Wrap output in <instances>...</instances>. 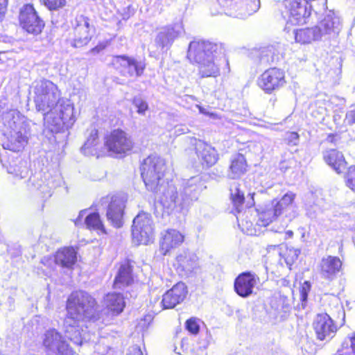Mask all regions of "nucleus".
Wrapping results in <instances>:
<instances>
[{"mask_svg":"<svg viewBox=\"0 0 355 355\" xmlns=\"http://www.w3.org/2000/svg\"><path fill=\"white\" fill-rule=\"evenodd\" d=\"M277 218L272 209H266L258 214V222L259 225L263 227L268 226Z\"/></svg>","mask_w":355,"mask_h":355,"instance_id":"4c0bfd02","label":"nucleus"},{"mask_svg":"<svg viewBox=\"0 0 355 355\" xmlns=\"http://www.w3.org/2000/svg\"><path fill=\"white\" fill-rule=\"evenodd\" d=\"M260 7L259 0H246L244 4V10L245 13L251 15L256 12Z\"/></svg>","mask_w":355,"mask_h":355,"instance_id":"c03bdc74","label":"nucleus"},{"mask_svg":"<svg viewBox=\"0 0 355 355\" xmlns=\"http://www.w3.org/2000/svg\"><path fill=\"white\" fill-rule=\"evenodd\" d=\"M132 104L137 109V112L139 115H145L148 110L149 106L148 103L139 96H135L131 100Z\"/></svg>","mask_w":355,"mask_h":355,"instance_id":"58836bf2","label":"nucleus"},{"mask_svg":"<svg viewBox=\"0 0 355 355\" xmlns=\"http://www.w3.org/2000/svg\"><path fill=\"white\" fill-rule=\"evenodd\" d=\"M254 193H250L245 200V193L241 189V184H237L230 189V199L236 213H240L244 209L253 207L255 205Z\"/></svg>","mask_w":355,"mask_h":355,"instance_id":"aec40b11","label":"nucleus"},{"mask_svg":"<svg viewBox=\"0 0 355 355\" xmlns=\"http://www.w3.org/2000/svg\"><path fill=\"white\" fill-rule=\"evenodd\" d=\"M286 234H287L289 236H293V232H292V231H288V232H286Z\"/></svg>","mask_w":355,"mask_h":355,"instance_id":"bf43d9fd","label":"nucleus"},{"mask_svg":"<svg viewBox=\"0 0 355 355\" xmlns=\"http://www.w3.org/2000/svg\"><path fill=\"white\" fill-rule=\"evenodd\" d=\"M111 65L123 76L137 77L143 75L146 68L144 62L137 61L133 58L125 55H114L111 62Z\"/></svg>","mask_w":355,"mask_h":355,"instance_id":"1a4fd4ad","label":"nucleus"},{"mask_svg":"<svg viewBox=\"0 0 355 355\" xmlns=\"http://www.w3.org/2000/svg\"><path fill=\"white\" fill-rule=\"evenodd\" d=\"M225 53V49L222 44L193 40L189 45L187 57L191 63L198 66L201 78H215L220 75L217 58Z\"/></svg>","mask_w":355,"mask_h":355,"instance_id":"f257e3e1","label":"nucleus"},{"mask_svg":"<svg viewBox=\"0 0 355 355\" xmlns=\"http://www.w3.org/2000/svg\"><path fill=\"white\" fill-rule=\"evenodd\" d=\"M127 355H144L141 347L138 345H132L128 349Z\"/></svg>","mask_w":355,"mask_h":355,"instance_id":"603ef678","label":"nucleus"},{"mask_svg":"<svg viewBox=\"0 0 355 355\" xmlns=\"http://www.w3.org/2000/svg\"><path fill=\"white\" fill-rule=\"evenodd\" d=\"M311 288V286L309 281H305L300 287V299L303 306L306 304Z\"/></svg>","mask_w":355,"mask_h":355,"instance_id":"37998d69","label":"nucleus"},{"mask_svg":"<svg viewBox=\"0 0 355 355\" xmlns=\"http://www.w3.org/2000/svg\"><path fill=\"white\" fill-rule=\"evenodd\" d=\"M185 329L190 334L197 335L200 331L199 319L195 317L187 319L185 322Z\"/></svg>","mask_w":355,"mask_h":355,"instance_id":"a19ab883","label":"nucleus"},{"mask_svg":"<svg viewBox=\"0 0 355 355\" xmlns=\"http://www.w3.org/2000/svg\"><path fill=\"white\" fill-rule=\"evenodd\" d=\"M313 329L316 338L320 341L333 338L338 331L336 324L326 313L316 315L313 322Z\"/></svg>","mask_w":355,"mask_h":355,"instance_id":"4468645a","label":"nucleus"},{"mask_svg":"<svg viewBox=\"0 0 355 355\" xmlns=\"http://www.w3.org/2000/svg\"><path fill=\"white\" fill-rule=\"evenodd\" d=\"M73 107L69 104H60L56 111L68 126L73 122Z\"/></svg>","mask_w":355,"mask_h":355,"instance_id":"e433bc0d","label":"nucleus"},{"mask_svg":"<svg viewBox=\"0 0 355 355\" xmlns=\"http://www.w3.org/2000/svg\"><path fill=\"white\" fill-rule=\"evenodd\" d=\"M116 266L117 270L113 281V288L122 290L132 286L135 278L133 261L125 259L119 261Z\"/></svg>","mask_w":355,"mask_h":355,"instance_id":"ddd939ff","label":"nucleus"},{"mask_svg":"<svg viewBox=\"0 0 355 355\" xmlns=\"http://www.w3.org/2000/svg\"><path fill=\"white\" fill-rule=\"evenodd\" d=\"M40 4L50 12H56L64 9L68 0H39Z\"/></svg>","mask_w":355,"mask_h":355,"instance_id":"c9c22d12","label":"nucleus"},{"mask_svg":"<svg viewBox=\"0 0 355 355\" xmlns=\"http://www.w3.org/2000/svg\"><path fill=\"white\" fill-rule=\"evenodd\" d=\"M59 94L55 84L49 80H41L34 87V103L37 111L44 112V115L49 114L57 105Z\"/></svg>","mask_w":355,"mask_h":355,"instance_id":"7ed1b4c3","label":"nucleus"},{"mask_svg":"<svg viewBox=\"0 0 355 355\" xmlns=\"http://www.w3.org/2000/svg\"><path fill=\"white\" fill-rule=\"evenodd\" d=\"M248 170L247 160L243 154L238 153L231 160L229 171L232 178L236 179L244 175Z\"/></svg>","mask_w":355,"mask_h":355,"instance_id":"cd10ccee","label":"nucleus"},{"mask_svg":"<svg viewBox=\"0 0 355 355\" xmlns=\"http://www.w3.org/2000/svg\"><path fill=\"white\" fill-rule=\"evenodd\" d=\"M317 31L315 27L298 29L295 33V41L301 44H310L320 39Z\"/></svg>","mask_w":355,"mask_h":355,"instance_id":"2f4dec72","label":"nucleus"},{"mask_svg":"<svg viewBox=\"0 0 355 355\" xmlns=\"http://www.w3.org/2000/svg\"><path fill=\"white\" fill-rule=\"evenodd\" d=\"M345 182L347 187L355 193V165L347 168Z\"/></svg>","mask_w":355,"mask_h":355,"instance_id":"ea45409f","label":"nucleus"},{"mask_svg":"<svg viewBox=\"0 0 355 355\" xmlns=\"http://www.w3.org/2000/svg\"><path fill=\"white\" fill-rule=\"evenodd\" d=\"M181 28V26L177 24L165 26L157 37L158 45L162 48L168 45L171 46L173 41L180 35Z\"/></svg>","mask_w":355,"mask_h":355,"instance_id":"a878e982","label":"nucleus"},{"mask_svg":"<svg viewBox=\"0 0 355 355\" xmlns=\"http://www.w3.org/2000/svg\"><path fill=\"white\" fill-rule=\"evenodd\" d=\"M105 304L108 313L112 315H119L125 306L124 297L118 293H107L105 298Z\"/></svg>","mask_w":355,"mask_h":355,"instance_id":"bb28decb","label":"nucleus"},{"mask_svg":"<svg viewBox=\"0 0 355 355\" xmlns=\"http://www.w3.org/2000/svg\"><path fill=\"white\" fill-rule=\"evenodd\" d=\"M259 280V277L255 274L249 271L243 272L234 279V291L240 297H247L253 293L254 288Z\"/></svg>","mask_w":355,"mask_h":355,"instance_id":"a211bd4d","label":"nucleus"},{"mask_svg":"<svg viewBox=\"0 0 355 355\" xmlns=\"http://www.w3.org/2000/svg\"><path fill=\"white\" fill-rule=\"evenodd\" d=\"M163 212L167 215L176 214L183 212L187 209V198L180 199L178 191L173 192L168 198L162 202Z\"/></svg>","mask_w":355,"mask_h":355,"instance_id":"b1692460","label":"nucleus"},{"mask_svg":"<svg viewBox=\"0 0 355 355\" xmlns=\"http://www.w3.org/2000/svg\"><path fill=\"white\" fill-rule=\"evenodd\" d=\"M97 305L96 300L86 292L76 291L72 292L67 298L66 310L69 318L78 320L85 316Z\"/></svg>","mask_w":355,"mask_h":355,"instance_id":"20e7f679","label":"nucleus"},{"mask_svg":"<svg viewBox=\"0 0 355 355\" xmlns=\"http://www.w3.org/2000/svg\"><path fill=\"white\" fill-rule=\"evenodd\" d=\"M8 5V0H0V21H1L6 15Z\"/></svg>","mask_w":355,"mask_h":355,"instance_id":"3c124183","label":"nucleus"},{"mask_svg":"<svg viewBox=\"0 0 355 355\" xmlns=\"http://www.w3.org/2000/svg\"><path fill=\"white\" fill-rule=\"evenodd\" d=\"M107 46V42H100L96 46L92 48L89 52V53L95 55L99 54L103 51H104Z\"/></svg>","mask_w":355,"mask_h":355,"instance_id":"de8ad7c7","label":"nucleus"},{"mask_svg":"<svg viewBox=\"0 0 355 355\" xmlns=\"http://www.w3.org/2000/svg\"><path fill=\"white\" fill-rule=\"evenodd\" d=\"M86 211V209H83L79 212L78 217L73 220V223L76 226L81 223L83 216Z\"/></svg>","mask_w":355,"mask_h":355,"instance_id":"6e6d98bb","label":"nucleus"},{"mask_svg":"<svg viewBox=\"0 0 355 355\" xmlns=\"http://www.w3.org/2000/svg\"><path fill=\"white\" fill-rule=\"evenodd\" d=\"M186 284L179 282L167 290L163 295L161 306L164 309H171L184 301L188 295Z\"/></svg>","mask_w":355,"mask_h":355,"instance_id":"dca6fc26","label":"nucleus"},{"mask_svg":"<svg viewBox=\"0 0 355 355\" xmlns=\"http://www.w3.org/2000/svg\"><path fill=\"white\" fill-rule=\"evenodd\" d=\"M104 146L111 155H125L133 150L135 144L127 132L116 128L105 136Z\"/></svg>","mask_w":355,"mask_h":355,"instance_id":"0eeeda50","label":"nucleus"},{"mask_svg":"<svg viewBox=\"0 0 355 355\" xmlns=\"http://www.w3.org/2000/svg\"><path fill=\"white\" fill-rule=\"evenodd\" d=\"M324 162L338 174H341L347 168V162L343 153L336 148L325 150L322 155Z\"/></svg>","mask_w":355,"mask_h":355,"instance_id":"5701e85b","label":"nucleus"},{"mask_svg":"<svg viewBox=\"0 0 355 355\" xmlns=\"http://www.w3.org/2000/svg\"><path fill=\"white\" fill-rule=\"evenodd\" d=\"M349 340L350 342V348L352 349V355H355V333L351 334L348 336Z\"/></svg>","mask_w":355,"mask_h":355,"instance_id":"864d4df0","label":"nucleus"},{"mask_svg":"<svg viewBox=\"0 0 355 355\" xmlns=\"http://www.w3.org/2000/svg\"><path fill=\"white\" fill-rule=\"evenodd\" d=\"M50 118L51 120L49 121V124L53 132H61L69 127L64 120L60 117V115L56 111L55 112H51Z\"/></svg>","mask_w":355,"mask_h":355,"instance_id":"f704fd0d","label":"nucleus"},{"mask_svg":"<svg viewBox=\"0 0 355 355\" xmlns=\"http://www.w3.org/2000/svg\"><path fill=\"white\" fill-rule=\"evenodd\" d=\"M99 139L98 130L96 128H93L90 130L87 139L85 142V145L88 147L96 145Z\"/></svg>","mask_w":355,"mask_h":355,"instance_id":"a18cd8bd","label":"nucleus"},{"mask_svg":"<svg viewBox=\"0 0 355 355\" xmlns=\"http://www.w3.org/2000/svg\"><path fill=\"white\" fill-rule=\"evenodd\" d=\"M76 25L73 27V46L76 48L87 45L92 39L89 33L90 20L84 15L76 17Z\"/></svg>","mask_w":355,"mask_h":355,"instance_id":"6ab92c4d","label":"nucleus"},{"mask_svg":"<svg viewBox=\"0 0 355 355\" xmlns=\"http://www.w3.org/2000/svg\"><path fill=\"white\" fill-rule=\"evenodd\" d=\"M43 345L49 350H55L58 355H72L73 350L62 334L55 329L46 331Z\"/></svg>","mask_w":355,"mask_h":355,"instance_id":"2eb2a0df","label":"nucleus"},{"mask_svg":"<svg viewBox=\"0 0 355 355\" xmlns=\"http://www.w3.org/2000/svg\"><path fill=\"white\" fill-rule=\"evenodd\" d=\"M254 58L259 64H271L279 61L280 53L275 47L267 46L257 49Z\"/></svg>","mask_w":355,"mask_h":355,"instance_id":"393cba45","label":"nucleus"},{"mask_svg":"<svg viewBox=\"0 0 355 355\" xmlns=\"http://www.w3.org/2000/svg\"><path fill=\"white\" fill-rule=\"evenodd\" d=\"M195 150L203 166L209 168L218 162V155L215 148L210 144L198 140L195 144Z\"/></svg>","mask_w":355,"mask_h":355,"instance_id":"4be33fe9","label":"nucleus"},{"mask_svg":"<svg viewBox=\"0 0 355 355\" xmlns=\"http://www.w3.org/2000/svg\"><path fill=\"white\" fill-rule=\"evenodd\" d=\"M342 268L343 262L338 257L328 255L321 259L318 272L322 279L331 282L342 271Z\"/></svg>","mask_w":355,"mask_h":355,"instance_id":"f3484780","label":"nucleus"},{"mask_svg":"<svg viewBox=\"0 0 355 355\" xmlns=\"http://www.w3.org/2000/svg\"><path fill=\"white\" fill-rule=\"evenodd\" d=\"M54 264L62 268L73 270L78 261L77 248L64 246L58 249L53 255Z\"/></svg>","mask_w":355,"mask_h":355,"instance_id":"412c9836","label":"nucleus"},{"mask_svg":"<svg viewBox=\"0 0 355 355\" xmlns=\"http://www.w3.org/2000/svg\"><path fill=\"white\" fill-rule=\"evenodd\" d=\"M153 231L152 218L148 213L139 212L134 218L132 226L133 239L139 244H147Z\"/></svg>","mask_w":355,"mask_h":355,"instance_id":"9d476101","label":"nucleus"},{"mask_svg":"<svg viewBox=\"0 0 355 355\" xmlns=\"http://www.w3.org/2000/svg\"><path fill=\"white\" fill-rule=\"evenodd\" d=\"M18 22L26 33L37 35L43 31L45 22L32 3H24L19 10Z\"/></svg>","mask_w":355,"mask_h":355,"instance_id":"423d86ee","label":"nucleus"},{"mask_svg":"<svg viewBox=\"0 0 355 355\" xmlns=\"http://www.w3.org/2000/svg\"><path fill=\"white\" fill-rule=\"evenodd\" d=\"M151 320V316L146 315L137 320V326L141 329H144L148 326Z\"/></svg>","mask_w":355,"mask_h":355,"instance_id":"8fccbe9b","label":"nucleus"},{"mask_svg":"<svg viewBox=\"0 0 355 355\" xmlns=\"http://www.w3.org/2000/svg\"><path fill=\"white\" fill-rule=\"evenodd\" d=\"M141 178L146 189L153 193L160 191L166 182L168 166L164 159L155 155H150L141 162Z\"/></svg>","mask_w":355,"mask_h":355,"instance_id":"f03ea898","label":"nucleus"},{"mask_svg":"<svg viewBox=\"0 0 355 355\" xmlns=\"http://www.w3.org/2000/svg\"><path fill=\"white\" fill-rule=\"evenodd\" d=\"M334 137H335V135L334 134H329L328 135V138H330L331 141H333Z\"/></svg>","mask_w":355,"mask_h":355,"instance_id":"13d9d810","label":"nucleus"},{"mask_svg":"<svg viewBox=\"0 0 355 355\" xmlns=\"http://www.w3.org/2000/svg\"><path fill=\"white\" fill-rule=\"evenodd\" d=\"M266 250L268 253L271 251L277 250L279 252L280 257L283 259L287 264H292L294 263L297 260L298 256L295 249L289 248L282 244L268 245Z\"/></svg>","mask_w":355,"mask_h":355,"instance_id":"c85d7f7f","label":"nucleus"},{"mask_svg":"<svg viewBox=\"0 0 355 355\" xmlns=\"http://www.w3.org/2000/svg\"><path fill=\"white\" fill-rule=\"evenodd\" d=\"M336 21L334 18L330 15L325 17L320 22L319 26H315L318 29L317 33L319 38L323 35L330 34L334 31L336 28Z\"/></svg>","mask_w":355,"mask_h":355,"instance_id":"72a5a7b5","label":"nucleus"},{"mask_svg":"<svg viewBox=\"0 0 355 355\" xmlns=\"http://www.w3.org/2000/svg\"><path fill=\"white\" fill-rule=\"evenodd\" d=\"M85 224L89 230L95 231L103 234H107V233L104 223L98 212L89 213L85 218Z\"/></svg>","mask_w":355,"mask_h":355,"instance_id":"c756f323","label":"nucleus"},{"mask_svg":"<svg viewBox=\"0 0 355 355\" xmlns=\"http://www.w3.org/2000/svg\"><path fill=\"white\" fill-rule=\"evenodd\" d=\"M287 83L286 71L277 67L265 69L257 78V86L266 94H272Z\"/></svg>","mask_w":355,"mask_h":355,"instance_id":"39448f33","label":"nucleus"},{"mask_svg":"<svg viewBox=\"0 0 355 355\" xmlns=\"http://www.w3.org/2000/svg\"><path fill=\"white\" fill-rule=\"evenodd\" d=\"M175 259L180 266H183L189 261L187 257L185 254H179L176 257Z\"/></svg>","mask_w":355,"mask_h":355,"instance_id":"5fc2aeb1","label":"nucleus"},{"mask_svg":"<svg viewBox=\"0 0 355 355\" xmlns=\"http://www.w3.org/2000/svg\"><path fill=\"white\" fill-rule=\"evenodd\" d=\"M311 10H321L327 8V0H304Z\"/></svg>","mask_w":355,"mask_h":355,"instance_id":"79ce46f5","label":"nucleus"},{"mask_svg":"<svg viewBox=\"0 0 355 355\" xmlns=\"http://www.w3.org/2000/svg\"><path fill=\"white\" fill-rule=\"evenodd\" d=\"M185 241V235L175 228L164 230L159 240V251L162 256H170L176 249L181 246Z\"/></svg>","mask_w":355,"mask_h":355,"instance_id":"9b49d317","label":"nucleus"},{"mask_svg":"<svg viewBox=\"0 0 355 355\" xmlns=\"http://www.w3.org/2000/svg\"><path fill=\"white\" fill-rule=\"evenodd\" d=\"M300 135L297 132L291 131L286 133L284 141L289 146H296L298 144Z\"/></svg>","mask_w":355,"mask_h":355,"instance_id":"49530a36","label":"nucleus"},{"mask_svg":"<svg viewBox=\"0 0 355 355\" xmlns=\"http://www.w3.org/2000/svg\"><path fill=\"white\" fill-rule=\"evenodd\" d=\"M101 203L107 206L106 217L115 228H120L124 223L126 199L118 193H110L101 199Z\"/></svg>","mask_w":355,"mask_h":355,"instance_id":"6e6552de","label":"nucleus"},{"mask_svg":"<svg viewBox=\"0 0 355 355\" xmlns=\"http://www.w3.org/2000/svg\"><path fill=\"white\" fill-rule=\"evenodd\" d=\"M174 352L180 355H198V349L194 347V340L183 338L179 345L175 346Z\"/></svg>","mask_w":355,"mask_h":355,"instance_id":"473e14b6","label":"nucleus"},{"mask_svg":"<svg viewBox=\"0 0 355 355\" xmlns=\"http://www.w3.org/2000/svg\"><path fill=\"white\" fill-rule=\"evenodd\" d=\"M349 118L352 123H355V109L350 111Z\"/></svg>","mask_w":355,"mask_h":355,"instance_id":"4d7b16f0","label":"nucleus"},{"mask_svg":"<svg viewBox=\"0 0 355 355\" xmlns=\"http://www.w3.org/2000/svg\"><path fill=\"white\" fill-rule=\"evenodd\" d=\"M295 196V193L288 192L285 193L280 200L276 201L272 209L277 218L282 215L291 207L294 202Z\"/></svg>","mask_w":355,"mask_h":355,"instance_id":"7c9ffc66","label":"nucleus"},{"mask_svg":"<svg viewBox=\"0 0 355 355\" xmlns=\"http://www.w3.org/2000/svg\"><path fill=\"white\" fill-rule=\"evenodd\" d=\"M284 14L294 25L302 24L311 15V8L304 0H286Z\"/></svg>","mask_w":355,"mask_h":355,"instance_id":"f8f14e48","label":"nucleus"},{"mask_svg":"<svg viewBox=\"0 0 355 355\" xmlns=\"http://www.w3.org/2000/svg\"><path fill=\"white\" fill-rule=\"evenodd\" d=\"M42 263L49 270H55V266L53 265L54 261L51 257H44L42 261Z\"/></svg>","mask_w":355,"mask_h":355,"instance_id":"09e8293b","label":"nucleus"}]
</instances>
